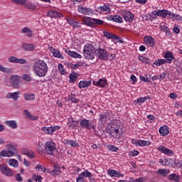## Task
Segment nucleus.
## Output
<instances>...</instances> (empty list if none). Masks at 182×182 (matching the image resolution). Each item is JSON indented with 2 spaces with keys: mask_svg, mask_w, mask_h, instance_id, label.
I'll use <instances>...</instances> for the list:
<instances>
[{
  "mask_svg": "<svg viewBox=\"0 0 182 182\" xmlns=\"http://www.w3.org/2000/svg\"><path fill=\"white\" fill-rule=\"evenodd\" d=\"M150 144H151V143L149 141L139 139V146L141 147H143L144 146H150Z\"/></svg>",
  "mask_w": 182,
  "mask_h": 182,
  "instance_id": "09e8293b",
  "label": "nucleus"
},
{
  "mask_svg": "<svg viewBox=\"0 0 182 182\" xmlns=\"http://www.w3.org/2000/svg\"><path fill=\"white\" fill-rule=\"evenodd\" d=\"M79 177H82V178H90L92 177V173H90L89 171L85 170L83 172H82L80 174L78 175Z\"/></svg>",
  "mask_w": 182,
  "mask_h": 182,
  "instance_id": "c9c22d12",
  "label": "nucleus"
},
{
  "mask_svg": "<svg viewBox=\"0 0 182 182\" xmlns=\"http://www.w3.org/2000/svg\"><path fill=\"white\" fill-rule=\"evenodd\" d=\"M68 129H70V130H73L75 127H77L79 126V121H75L72 119L68 123Z\"/></svg>",
  "mask_w": 182,
  "mask_h": 182,
  "instance_id": "72a5a7b5",
  "label": "nucleus"
},
{
  "mask_svg": "<svg viewBox=\"0 0 182 182\" xmlns=\"http://www.w3.org/2000/svg\"><path fill=\"white\" fill-rule=\"evenodd\" d=\"M66 21L69 25L73 26V29H80V28H82V25L80 24V23L74 21L73 18L68 17L66 18Z\"/></svg>",
  "mask_w": 182,
  "mask_h": 182,
  "instance_id": "9d476101",
  "label": "nucleus"
},
{
  "mask_svg": "<svg viewBox=\"0 0 182 182\" xmlns=\"http://www.w3.org/2000/svg\"><path fill=\"white\" fill-rule=\"evenodd\" d=\"M159 132L160 136H167L170 133V128L167 125H164L159 128Z\"/></svg>",
  "mask_w": 182,
  "mask_h": 182,
  "instance_id": "2eb2a0df",
  "label": "nucleus"
},
{
  "mask_svg": "<svg viewBox=\"0 0 182 182\" xmlns=\"http://www.w3.org/2000/svg\"><path fill=\"white\" fill-rule=\"evenodd\" d=\"M78 12L80 14H83V15L90 16L92 15L93 11L90 8L78 6L77 9Z\"/></svg>",
  "mask_w": 182,
  "mask_h": 182,
  "instance_id": "9b49d317",
  "label": "nucleus"
},
{
  "mask_svg": "<svg viewBox=\"0 0 182 182\" xmlns=\"http://www.w3.org/2000/svg\"><path fill=\"white\" fill-rule=\"evenodd\" d=\"M103 33H104V36H105V38H107L108 39H117V36L112 34V33H109L106 31H104Z\"/></svg>",
  "mask_w": 182,
  "mask_h": 182,
  "instance_id": "a19ab883",
  "label": "nucleus"
},
{
  "mask_svg": "<svg viewBox=\"0 0 182 182\" xmlns=\"http://www.w3.org/2000/svg\"><path fill=\"white\" fill-rule=\"evenodd\" d=\"M159 16L163 18H171L170 16H171V11H169L168 10L159 11Z\"/></svg>",
  "mask_w": 182,
  "mask_h": 182,
  "instance_id": "2f4dec72",
  "label": "nucleus"
},
{
  "mask_svg": "<svg viewBox=\"0 0 182 182\" xmlns=\"http://www.w3.org/2000/svg\"><path fill=\"white\" fill-rule=\"evenodd\" d=\"M8 60L10 63H19L20 65H26V63H28L26 60L23 58H18L16 56H10L8 58Z\"/></svg>",
  "mask_w": 182,
  "mask_h": 182,
  "instance_id": "1a4fd4ad",
  "label": "nucleus"
},
{
  "mask_svg": "<svg viewBox=\"0 0 182 182\" xmlns=\"http://www.w3.org/2000/svg\"><path fill=\"white\" fill-rule=\"evenodd\" d=\"M8 163L9 166L14 167L15 168H18L19 166V162H18V160L15 159H10Z\"/></svg>",
  "mask_w": 182,
  "mask_h": 182,
  "instance_id": "f704fd0d",
  "label": "nucleus"
},
{
  "mask_svg": "<svg viewBox=\"0 0 182 182\" xmlns=\"http://www.w3.org/2000/svg\"><path fill=\"white\" fill-rule=\"evenodd\" d=\"M0 171L4 176H8V177H12L14 176V172L11 170V168H9L8 166L2 164L0 166Z\"/></svg>",
  "mask_w": 182,
  "mask_h": 182,
  "instance_id": "6e6552de",
  "label": "nucleus"
},
{
  "mask_svg": "<svg viewBox=\"0 0 182 182\" xmlns=\"http://www.w3.org/2000/svg\"><path fill=\"white\" fill-rule=\"evenodd\" d=\"M107 149H108L110 151H118L119 148L114 145H107Z\"/></svg>",
  "mask_w": 182,
  "mask_h": 182,
  "instance_id": "603ef678",
  "label": "nucleus"
},
{
  "mask_svg": "<svg viewBox=\"0 0 182 182\" xmlns=\"http://www.w3.org/2000/svg\"><path fill=\"white\" fill-rule=\"evenodd\" d=\"M23 112L27 119H29L30 120H38V117L31 114V112H29V111H28L27 109L24 110Z\"/></svg>",
  "mask_w": 182,
  "mask_h": 182,
  "instance_id": "58836bf2",
  "label": "nucleus"
},
{
  "mask_svg": "<svg viewBox=\"0 0 182 182\" xmlns=\"http://www.w3.org/2000/svg\"><path fill=\"white\" fill-rule=\"evenodd\" d=\"M33 71L39 77H43L46 75V63L43 60H38L33 65Z\"/></svg>",
  "mask_w": 182,
  "mask_h": 182,
  "instance_id": "f257e3e1",
  "label": "nucleus"
},
{
  "mask_svg": "<svg viewBox=\"0 0 182 182\" xmlns=\"http://www.w3.org/2000/svg\"><path fill=\"white\" fill-rule=\"evenodd\" d=\"M70 83H75L76 82V79H77V73L75 72H72V73L70 74Z\"/></svg>",
  "mask_w": 182,
  "mask_h": 182,
  "instance_id": "79ce46f5",
  "label": "nucleus"
},
{
  "mask_svg": "<svg viewBox=\"0 0 182 182\" xmlns=\"http://www.w3.org/2000/svg\"><path fill=\"white\" fill-rule=\"evenodd\" d=\"M144 41L147 45V46H150L151 48H153L156 43V41L151 36H146L144 38Z\"/></svg>",
  "mask_w": 182,
  "mask_h": 182,
  "instance_id": "4468645a",
  "label": "nucleus"
},
{
  "mask_svg": "<svg viewBox=\"0 0 182 182\" xmlns=\"http://www.w3.org/2000/svg\"><path fill=\"white\" fill-rule=\"evenodd\" d=\"M132 144H134L135 146H136V147H138V146H140V139H132Z\"/></svg>",
  "mask_w": 182,
  "mask_h": 182,
  "instance_id": "69168bd1",
  "label": "nucleus"
},
{
  "mask_svg": "<svg viewBox=\"0 0 182 182\" xmlns=\"http://www.w3.org/2000/svg\"><path fill=\"white\" fill-rule=\"evenodd\" d=\"M97 12H99V14H103V12H105V14H109V12H110V8L107 5L99 6L97 8Z\"/></svg>",
  "mask_w": 182,
  "mask_h": 182,
  "instance_id": "b1692460",
  "label": "nucleus"
},
{
  "mask_svg": "<svg viewBox=\"0 0 182 182\" xmlns=\"http://www.w3.org/2000/svg\"><path fill=\"white\" fill-rule=\"evenodd\" d=\"M168 180H170L171 181H175V182H180V180L181 178L180 176L176 173H172L168 175Z\"/></svg>",
  "mask_w": 182,
  "mask_h": 182,
  "instance_id": "c756f323",
  "label": "nucleus"
},
{
  "mask_svg": "<svg viewBox=\"0 0 182 182\" xmlns=\"http://www.w3.org/2000/svg\"><path fill=\"white\" fill-rule=\"evenodd\" d=\"M13 2L14 4H16L17 5H22L23 4H25V2H26V0H13Z\"/></svg>",
  "mask_w": 182,
  "mask_h": 182,
  "instance_id": "680f3d73",
  "label": "nucleus"
},
{
  "mask_svg": "<svg viewBox=\"0 0 182 182\" xmlns=\"http://www.w3.org/2000/svg\"><path fill=\"white\" fill-rule=\"evenodd\" d=\"M4 124L11 129H18V122H16L15 120H8L4 122Z\"/></svg>",
  "mask_w": 182,
  "mask_h": 182,
  "instance_id": "5701e85b",
  "label": "nucleus"
},
{
  "mask_svg": "<svg viewBox=\"0 0 182 182\" xmlns=\"http://www.w3.org/2000/svg\"><path fill=\"white\" fill-rule=\"evenodd\" d=\"M76 181L77 182H87V181L86 179H85V178H82V177H80V176H78L76 178Z\"/></svg>",
  "mask_w": 182,
  "mask_h": 182,
  "instance_id": "774afa93",
  "label": "nucleus"
},
{
  "mask_svg": "<svg viewBox=\"0 0 182 182\" xmlns=\"http://www.w3.org/2000/svg\"><path fill=\"white\" fill-rule=\"evenodd\" d=\"M157 150L164 154H166V156H173L174 154V151L168 148H166L164 146H159Z\"/></svg>",
  "mask_w": 182,
  "mask_h": 182,
  "instance_id": "f8f14e48",
  "label": "nucleus"
},
{
  "mask_svg": "<svg viewBox=\"0 0 182 182\" xmlns=\"http://www.w3.org/2000/svg\"><path fill=\"white\" fill-rule=\"evenodd\" d=\"M21 33H23L27 38H32L33 32L31 28L25 27L21 30Z\"/></svg>",
  "mask_w": 182,
  "mask_h": 182,
  "instance_id": "bb28decb",
  "label": "nucleus"
},
{
  "mask_svg": "<svg viewBox=\"0 0 182 182\" xmlns=\"http://www.w3.org/2000/svg\"><path fill=\"white\" fill-rule=\"evenodd\" d=\"M65 53H67V55H69V56H70L71 58L82 59V55L76 53L75 51H71L69 49H65Z\"/></svg>",
  "mask_w": 182,
  "mask_h": 182,
  "instance_id": "aec40b11",
  "label": "nucleus"
},
{
  "mask_svg": "<svg viewBox=\"0 0 182 182\" xmlns=\"http://www.w3.org/2000/svg\"><path fill=\"white\" fill-rule=\"evenodd\" d=\"M93 18L85 17L82 19V25H86L87 26H93V21H92Z\"/></svg>",
  "mask_w": 182,
  "mask_h": 182,
  "instance_id": "393cba45",
  "label": "nucleus"
},
{
  "mask_svg": "<svg viewBox=\"0 0 182 182\" xmlns=\"http://www.w3.org/2000/svg\"><path fill=\"white\" fill-rule=\"evenodd\" d=\"M138 60L139 62H141V63H144V65H150V63H151V60L143 55H139Z\"/></svg>",
  "mask_w": 182,
  "mask_h": 182,
  "instance_id": "cd10ccee",
  "label": "nucleus"
},
{
  "mask_svg": "<svg viewBox=\"0 0 182 182\" xmlns=\"http://www.w3.org/2000/svg\"><path fill=\"white\" fill-rule=\"evenodd\" d=\"M164 58L166 60V63H171L173 60H174V55H173V53L170 51L165 53Z\"/></svg>",
  "mask_w": 182,
  "mask_h": 182,
  "instance_id": "6ab92c4d",
  "label": "nucleus"
},
{
  "mask_svg": "<svg viewBox=\"0 0 182 182\" xmlns=\"http://www.w3.org/2000/svg\"><path fill=\"white\" fill-rule=\"evenodd\" d=\"M36 169H37L38 171H46V168H45L44 167L42 166V165L40 164L37 165Z\"/></svg>",
  "mask_w": 182,
  "mask_h": 182,
  "instance_id": "052dcab7",
  "label": "nucleus"
},
{
  "mask_svg": "<svg viewBox=\"0 0 182 182\" xmlns=\"http://www.w3.org/2000/svg\"><path fill=\"white\" fill-rule=\"evenodd\" d=\"M67 65H68V68L69 69H74V70L77 69V68L76 67V64H73L72 63H69L67 64Z\"/></svg>",
  "mask_w": 182,
  "mask_h": 182,
  "instance_id": "e2e57ef3",
  "label": "nucleus"
},
{
  "mask_svg": "<svg viewBox=\"0 0 182 182\" xmlns=\"http://www.w3.org/2000/svg\"><path fill=\"white\" fill-rule=\"evenodd\" d=\"M0 72H3V73H9V68L0 65Z\"/></svg>",
  "mask_w": 182,
  "mask_h": 182,
  "instance_id": "13d9d810",
  "label": "nucleus"
},
{
  "mask_svg": "<svg viewBox=\"0 0 182 182\" xmlns=\"http://www.w3.org/2000/svg\"><path fill=\"white\" fill-rule=\"evenodd\" d=\"M114 22H116L117 23H123V17L119 15L114 16Z\"/></svg>",
  "mask_w": 182,
  "mask_h": 182,
  "instance_id": "49530a36",
  "label": "nucleus"
},
{
  "mask_svg": "<svg viewBox=\"0 0 182 182\" xmlns=\"http://www.w3.org/2000/svg\"><path fill=\"white\" fill-rule=\"evenodd\" d=\"M56 151V144L55 142L50 141L46 143V153L50 154V156H55V152Z\"/></svg>",
  "mask_w": 182,
  "mask_h": 182,
  "instance_id": "0eeeda50",
  "label": "nucleus"
},
{
  "mask_svg": "<svg viewBox=\"0 0 182 182\" xmlns=\"http://www.w3.org/2000/svg\"><path fill=\"white\" fill-rule=\"evenodd\" d=\"M56 130H60V126L48 127L46 128L48 134H52V133H55Z\"/></svg>",
  "mask_w": 182,
  "mask_h": 182,
  "instance_id": "c85d7f7f",
  "label": "nucleus"
},
{
  "mask_svg": "<svg viewBox=\"0 0 182 182\" xmlns=\"http://www.w3.org/2000/svg\"><path fill=\"white\" fill-rule=\"evenodd\" d=\"M108 176L110 177H124L123 173H120L119 171L114 170V169H109L107 171Z\"/></svg>",
  "mask_w": 182,
  "mask_h": 182,
  "instance_id": "dca6fc26",
  "label": "nucleus"
},
{
  "mask_svg": "<svg viewBox=\"0 0 182 182\" xmlns=\"http://www.w3.org/2000/svg\"><path fill=\"white\" fill-rule=\"evenodd\" d=\"M53 172L54 177H58V176H60V173H62V171H60V167H59V166L58 165H54Z\"/></svg>",
  "mask_w": 182,
  "mask_h": 182,
  "instance_id": "e433bc0d",
  "label": "nucleus"
},
{
  "mask_svg": "<svg viewBox=\"0 0 182 182\" xmlns=\"http://www.w3.org/2000/svg\"><path fill=\"white\" fill-rule=\"evenodd\" d=\"M45 149H46V144L43 146H38V152L40 154H41V156H43V154H45Z\"/></svg>",
  "mask_w": 182,
  "mask_h": 182,
  "instance_id": "8fccbe9b",
  "label": "nucleus"
},
{
  "mask_svg": "<svg viewBox=\"0 0 182 182\" xmlns=\"http://www.w3.org/2000/svg\"><path fill=\"white\" fill-rule=\"evenodd\" d=\"M22 48L26 51H32L35 50V46L33 44H28L24 43L22 44Z\"/></svg>",
  "mask_w": 182,
  "mask_h": 182,
  "instance_id": "a878e982",
  "label": "nucleus"
},
{
  "mask_svg": "<svg viewBox=\"0 0 182 182\" xmlns=\"http://www.w3.org/2000/svg\"><path fill=\"white\" fill-rule=\"evenodd\" d=\"M27 156H28V157H29V159H35V153H33V151H32L31 150L29 151Z\"/></svg>",
  "mask_w": 182,
  "mask_h": 182,
  "instance_id": "338daca9",
  "label": "nucleus"
},
{
  "mask_svg": "<svg viewBox=\"0 0 182 182\" xmlns=\"http://www.w3.org/2000/svg\"><path fill=\"white\" fill-rule=\"evenodd\" d=\"M108 124L112 127V129H114V127H116V124H117V121L116 119H111Z\"/></svg>",
  "mask_w": 182,
  "mask_h": 182,
  "instance_id": "6e6d98bb",
  "label": "nucleus"
},
{
  "mask_svg": "<svg viewBox=\"0 0 182 182\" xmlns=\"http://www.w3.org/2000/svg\"><path fill=\"white\" fill-rule=\"evenodd\" d=\"M53 55L54 58H58V59H65V57L60 53V50H55L54 53H53Z\"/></svg>",
  "mask_w": 182,
  "mask_h": 182,
  "instance_id": "a18cd8bd",
  "label": "nucleus"
},
{
  "mask_svg": "<svg viewBox=\"0 0 182 182\" xmlns=\"http://www.w3.org/2000/svg\"><path fill=\"white\" fill-rule=\"evenodd\" d=\"M58 68L60 75H68V71H66V69L65 68V66H63V64L62 63L58 64Z\"/></svg>",
  "mask_w": 182,
  "mask_h": 182,
  "instance_id": "4c0bfd02",
  "label": "nucleus"
},
{
  "mask_svg": "<svg viewBox=\"0 0 182 182\" xmlns=\"http://www.w3.org/2000/svg\"><path fill=\"white\" fill-rule=\"evenodd\" d=\"M92 85V81H80L79 82V87L80 89H85V87H89Z\"/></svg>",
  "mask_w": 182,
  "mask_h": 182,
  "instance_id": "7c9ffc66",
  "label": "nucleus"
},
{
  "mask_svg": "<svg viewBox=\"0 0 182 182\" xmlns=\"http://www.w3.org/2000/svg\"><path fill=\"white\" fill-rule=\"evenodd\" d=\"M62 142L64 144H68V146H70V147H73V149H75V147H79V143H77V141L75 140L63 139L62 140Z\"/></svg>",
  "mask_w": 182,
  "mask_h": 182,
  "instance_id": "ddd939ff",
  "label": "nucleus"
},
{
  "mask_svg": "<svg viewBox=\"0 0 182 182\" xmlns=\"http://www.w3.org/2000/svg\"><path fill=\"white\" fill-rule=\"evenodd\" d=\"M80 124L82 129H87V130H90L91 129H95L96 127L93 120H89L86 119H82L80 122Z\"/></svg>",
  "mask_w": 182,
  "mask_h": 182,
  "instance_id": "20e7f679",
  "label": "nucleus"
},
{
  "mask_svg": "<svg viewBox=\"0 0 182 182\" xmlns=\"http://www.w3.org/2000/svg\"><path fill=\"white\" fill-rule=\"evenodd\" d=\"M156 173L163 177H166L170 173V169H159Z\"/></svg>",
  "mask_w": 182,
  "mask_h": 182,
  "instance_id": "ea45409f",
  "label": "nucleus"
},
{
  "mask_svg": "<svg viewBox=\"0 0 182 182\" xmlns=\"http://www.w3.org/2000/svg\"><path fill=\"white\" fill-rule=\"evenodd\" d=\"M96 55L98 59L101 60H109V56H110V53L105 48H98L96 50Z\"/></svg>",
  "mask_w": 182,
  "mask_h": 182,
  "instance_id": "7ed1b4c3",
  "label": "nucleus"
},
{
  "mask_svg": "<svg viewBox=\"0 0 182 182\" xmlns=\"http://www.w3.org/2000/svg\"><path fill=\"white\" fill-rule=\"evenodd\" d=\"M25 6L27 9H36V6L32 3H27Z\"/></svg>",
  "mask_w": 182,
  "mask_h": 182,
  "instance_id": "5fc2aeb1",
  "label": "nucleus"
},
{
  "mask_svg": "<svg viewBox=\"0 0 182 182\" xmlns=\"http://www.w3.org/2000/svg\"><path fill=\"white\" fill-rule=\"evenodd\" d=\"M10 83L12 86H15V85H16V83H18V76L12 75L10 77Z\"/></svg>",
  "mask_w": 182,
  "mask_h": 182,
  "instance_id": "c03bdc74",
  "label": "nucleus"
},
{
  "mask_svg": "<svg viewBox=\"0 0 182 182\" xmlns=\"http://www.w3.org/2000/svg\"><path fill=\"white\" fill-rule=\"evenodd\" d=\"M23 97L26 100H31L32 102L35 100V94L33 93H26L23 95Z\"/></svg>",
  "mask_w": 182,
  "mask_h": 182,
  "instance_id": "37998d69",
  "label": "nucleus"
},
{
  "mask_svg": "<svg viewBox=\"0 0 182 182\" xmlns=\"http://www.w3.org/2000/svg\"><path fill=\"white\" fill-rule=\"evenodd\" d=\"M22 78L23 80H26V82H31L32 80V77H31V75L29 74H23L22 75Z\"/></svg>",
  "mask_w": 182,
  "mask_h": 182,
  "instance_id": "4d7b16f0",
  "label": "nucleus"
},
{
  "mask_svg": "<svg viewBox=\"0 0 182 182\" xmlns=\"http://www.w3.org/2000/svg\"><path fill=\"white\" fill-rule=\"evenodd\" d=\"M120 14L126 22L130 23L134 21V14L127 10L121 11Z\"/></svg>",
  "mask_w": 182,
  "mask_h": 182,
  "instance_id": "423d86ee",
  "label": "nucleus"
},
{
  "mask_svg": "<svg viewBox=\"0 0 182 182\" xmlns=\"http://www.w3.org/2000/svg\"><path fill=\"white\" fill-rule=\"evenodd\" d=\"M171 16H172V19L176 21H182V17L180 15L176 14L174 13H171Z\"/></svg>",
  "mask_w": 182,
  "mask_h": 182,
  "instance_id": "864d4df0",
  "label": "nucleus"
},
{
  "mask_svg": "<svg viewBox=\"0 0 182 182\" xmlns=\"http://www.w3.org/2000/svg\"><path fill=\"white\" fill-rule=\"evenodd\" d=\"M48 16H50V18H62L63 15L60 12L50 10L48 11Z\"/></svg>",
  "mask_w": 182,
  "mask_h": 182,
  "instance_id": "4be33fe9",
  "label": "nucleus"
},
{
  "mask_svg": "<svg viewBox=\"0 0 182 182\" xmlns=\"http://www.w3.org/2000/svg\"><path fill=\"white\" fill-rule=\"evenodd\" d=\"M111 120L112 116L109 112H102L99 115V122L101 124H107Z\"/></svg>",
  "mask_w": 182,
  "mask_h": 182,
  "instance_id": "39448f33",
  "label": "nucleus"
},
{
  "mask_svg": "<svg viewBox=\"0 0 182 182\" xmlns=\"http://www.w3.org/2000/svg\"><path fill=\"white\" fill-rule=\"evenodd\" d=\"M69 97H70V100L71 102H73V103H77V102H79V100H77L76 97H75V95H73V94H70Z\"/></svg>",
  "mask_w": 182,
  "mask_h": 182,
  "instance_id": "bf43d9fd",
  "label": "nucleus"
},
{
  "mask_svg": "<svg viewBox=\"0 0 182 182\" xmlns=\"http://www.w3.org/2000/svg\"><path fill=\"white\" fill-rule=\"evenodd\" d=\"M92 26L93 25H103L105 22L102 20L97 19V18H92Z\"/></svg>",
  "mask_w": 182,
  "mask_h": 182,
  "instance_id": "de8ad7c7",
  "label": "nucleus"
},
{
  "mask_svg": "<svg viewBox=\"0 0 182 182\" xmlns=\"http://www.w3.org/2000/svg\"><path fill=\"white\" fill-rule=\"evenodd\" d=\"M96 48L92 44H87L84 47V56L88 60L95 59V55H96Z\"/></svg>",
  "mask_w": 182,
  "mask_h": 182,
  "instance_id": "f03ea898",
  "label": "nucleus"
},
{
  "mask_svg": "<svg viewBox=\"0 0 182 182\" xmlns=\"http://www.w3.org/2000/svg\"><path fill=\"white\" fill-rule=\"evenodd\" d=\"M6 99H13L14 102H16L18 99H19V92H9L6 95Z\"/></svg>",
  "mask_w": 182,
  "mask_h": 182,
  "instance_id": "412c9836",
  "label": "nucleus"
},
{
  "mask_svg": "<svg viewBox=\"0 0 182 182\" xmlns=\"http://www.w3.org/2000/svg\"><path fill=\"white\" fill-rule=\"evenodd\" d=\"M159 29L162 32H165L166 36H171V31H170V28L167 26H160Z\"/></svg>",
  "mask_w": 182,
  "mask_h": 182,
  "instance_id": "473e14b6",
  "label": "nucleus"
},
{
  "mask_svg": "<svg viewBox=\"0 0 182 182\" xmlns=\"http://www.w3.org/2000/svg\"><path fill=\"white\" fill-rule=\"evenodd\" d=\"M0 154L1 157H14V156H15V152L11 150L6 151L5 149H3L0 151Z\"/></svg>",
  "mask_w": 182,
  "mask_h": 182,
  "instance_id": "f3484780",
  "label": "nucleus"
},
{
  "mask_svg": "<svg viewBox=\"0 0 182 182\" xmlns=\"http://www.w3.org/2000/svg\"><path fill=\"white\" fill-rule=\"evenodd\" d=\"M92 84L94 86H98V87H105L107 85V80L100 79L99 81H93Z\"/></svg>",
  "mask_w": 182,
  "mask_h": 182,
  "instance_id": "a211bd4d",
  "label": "nucleus"
},
{
  "mask_svg": "<svg viewBox=\"0 0 182 182\" xmlns=\"http://www.w3.org/2000/svg\"><path fill=\"white\" fill-rule=\"evenodd\" d=\"M114 132H115V135H113L114 139H120V136H122V131H119V129H115Z\"/></svg>",
  "mask_w": 182,
  "mask_h": 182,
  "instance_id": "3c124183",
  "label": "nucleus"
},
{
  "mask_svg": "<svg viewBox=\"0 0 182 182\" xmlns=\"http://www.w3.org/2000/svg\"><path fill=\"white\" fill-rule=\"evenodd\" d=\"M129 156H132V157H135V156H139V151L134 150L132 151H130Z\"/></svg>",
  "mask_w": 182,
  "mask_h": 182,
  "instance_id": "0e129e2a",
  "label": "nucleus"
}]
</instances>
